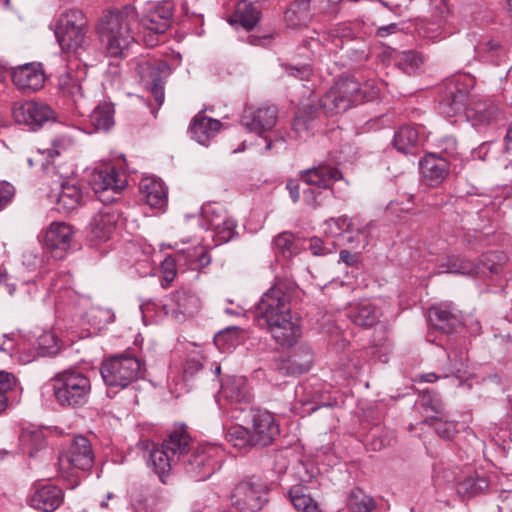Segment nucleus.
<instances>
[{
    "instance_id": "6ab92c4d",
    "label": "nucleus",
    "mask_w": 512,
    "mask_h": 512,
    "mask_svg": "<svg viewBox=\"0 0 512 512\" xmlns=\"http://www.w3.org/2000/svg\"><path fill=\"white\" fill-rule=\"evenodd\" d=\"M43 169L47 174H59L60 179H64L68 176V173L59 172L56 167L50 165L49 161L42 163ZM61 191L58 194L50 195L52 201L57 204L56 209L62 213H69L81 205L82 192L77 186L74 179L61 180L60 181Z\"/></svg>"
},
{
    "instance_id": "bf43d9fd",
    "label": "nucleus",
    "mask_w": 512,
    "mask_h": 512,
    "mask_svg": "<svg viewBox=\"0 0 512 512\" xmlns=\"http://www.w3.org/2000/svg\"><path fill=\"white\" fill-rule=\"evenodd\" d=\"M162 287H168L177 275L175 260L171 256H167L161 262Z\"/></svg>"
},
{
    "instance_id": "4d7b16f0",
    "label": "nucleus",
    "mask_w": 512,
    "mask_h": 512,
    "mask_svg": "<svg viewBox=\"0 0 512 512\" xmlns=\"http://www.w3.org/2000/svg\"><path fill=\"white\" fill-rule=\"evenodd\" d=\"M275 249L284 258H290L297 253L293 236L290 233H281L274 239Z\"/></svg>"
},
{
    "instance_id": "f704fd0d",
    "label": "nucleus",
    "mask_w": 512,
    "mask_h": 512,
    "mask_svg": "<svg viewBox=\"0 0 512 512\" xmlns=\"http://www.w3.org/2000/svg\"><path fill=\"white\" fill-rule=\"evenodd\" d=\"M221 127L218 120L212 119L202 114L195 116L191 126L192 138L201 145H207Z\"/></svg>"
},
{
    "instance_id": "e2e57ef3",
    "label": "nucleus",
    "mask_w": 512,
    "mask_h": 512,
    "mask_svg": "<svg viewBox=\"0 0 512 512\" xmlns=\"http://www.w3.org/2000/svg\"><path fill=\"white\" fill-rule=\"evenodd\" d=\"M311 358L308 357L303 363L297 364L295 359H289L280 368V372L284 375H298L309 370Z\"/></svg>"
},
{
    "instance_id": "4c0bfd02",
    "label": "nucleus",
    "mask_w": 512,
    "mask_h": 512,
    "mask_svg": "<svg viewBox=\"0 0 512 512\" xmlns=\"http://www.w3.org/2000/svg\"><path fill=\"white\" fill-rule=\"evenodd\" d=\"M38 350L21 354L19 360L26 364L34 361L38 356L55 354L58 351V338L51 331H44L37 337Z\"/></svg>"
},
{
    "instance_id": "ddd939ff",
    "label": "nucleus",
    "mask_w": 512,
    "mask_h": 512,
    "mask_svg": "<svg viewBox=\"0 0 512 512\" xmlns=\"http://www.w3.org/2000/svg\"><path fill=\"white\" fill-rule=\"evenodd\" d=\"M230 500L239 512H258L267 502V487L257 477L242 479L233 487Z\"/></svg>"
},
{
    "instance_id": "3c124183",
    "label": "nucleus",
    "mask_w": 512,
    "mask_h": 512,
    "mask_svg": "<svg viewBox=\"0 0 512 512\" xmlns=\"http://www.w3.org/2000/svg\"><path fill=\"white\" fill-rule=\"evenodd\" d=\"M17 386L16 377L6 371H0V414L3 413L8 406V393Z\"/></svg>"
},
{
    "instance_id": "4be33fe9",
    "label": "nucleus",
    "mask_w": 512,
    "mask_h": 512,
    "mask_svg": "<svg viewBox=\"0 0 512 512\" xmlns=\"http://www.w3.org/2000/svg\"><path fill=\"white\" fill-rule=\"evenodd\" d=\"M279 434L275 417L268 411H255L252 414V445L266 446Z\"/></svg>"
},
{
    "instance_id": "a211bd4d",
    "label": "nucleus",
    "mask_w": 512,
    "mask_h": 512,
    "mask_svg": "<svg viewBox=\"0 0 512 512\" xmlns=\"http://www.w3.org/2000/svg\"><path fill=\"white\" fill-rule=\"evenodd\" d=\"M200 308L199 297L188 290H177L161 306V311L167 318L183 322L192 317Z\"/></svg>"
},
{
    "instance_id": "0e129e2a",
    "label": "nucleus",
    "mask_w": 512,
    "mask_h": 512,
    "mask_svg": "<svg viewBox=\"0 0 512 512\" xmlns=\"http://www.w3.org/2000/svg\"><path fill=\"white\" fill-rule=\"evenodd\" d=\"M22 263L30 270L40 267L43 263V256L38 249H27L22 255Z\"/></svg>"
},
{
    "instance_id": "aec40b11",
    "label": "nucleus",
    "mask_w": 512,
    "mask_h": 512,
    "mask_svg": "<svg viewBox=\"0 0 512 512\" xmlns=\"http://www.w3.org/2000/svg\"><path fill=\"white\" fill-rule=\"evenodd\" d=\"M44 246L56 259H62L72 248L74 229L65 222H52L44 231Z\"/></svg>"
},
{
    "instance_id": "f8f14e48",
    "label": "nucleus",
    "mask_w": 512,
    "mask_h": 512,
    "mask_svg": "<svg viewBox=\"0 0 512 512\" xmlns=\"http://www.w3.org/2000/svg\"><path fill=\"white\" fill-rule=\"evenodd\" d=\"M100 372L107 386L123 389L139 378L141 364L133 356H113L102 363Z\"/></svg>"
},
{
    "instance_id": "cd10ccee",
    "label": "nucleus",
    "mask_w": 512,
    "mask_h": 512,
    "mask_svg": "<svg viewBox=\"0 0 512 512\" xmlns=\"http://www.w3.org/2000/svg\"><path fill=\"white\" fill-rule=\"evenodd\" d=\"M427 320L437 329L449 333L460 325V319L452 303H441L428 310Z\"/></svg>"
},
{
    "instance_id": "c03bdc74",
    "label": "nucleus",
    "mask_w": 512,
    "mask_h": 512,
    "mask_svg": "<svg viewBox=\"0 0 512 512\" xmlns=\"http://www.w3.org/2000/svg\"><path fill=\"white\" fill-rule=\"evenodd\" d=\"M182 258L188 263L191 269L205 267L209 265L211 261L206 248L202 245H197L187 250H181L179 252V260Z\"/></svg>"
},
{
    "instance_id": "6e6d98bb",
    "label": "nucleus",
    "mask_w": 512,
    "mask_h": 512,
    "mask_svg": "<svg viewBox=\"0 0 512 512\" xmlns=\"http://www.w3.org/2000/svg\"><path fill=\"white\" fill-rule=\"evenodd\" d=\"M236 221L228 214L225 224L219 223V229H212L213 238L217 244L230 241L236 233Z\"/></svg>"
},
{
    "instance_id": "09e8293b",
    "label": "nucleus",
    "mask_w": 512,
    "mask_h": 512,
    "mask_svg": "<svg viewBox=\"0 0 512 512\" xmlns=\"http://www.w3.org/2000/svg\"><path fill=\"white\" fill-rule=\"evenodd\" d=\"M75 143V139L70 134H61L56 136L51 143V147L43 152H39V155L46 154L47 158H54L60 156L63 152L70 149Z\"/></svg>"
},
{
    "instance_id": "603ef678",
    "label": "nucleus",
    "mask_w": 512,
    "mask_h": 512,
    "mask_svg": "<svg viewBox=\"0 0 512 512\" xmlns=\"http://www.w3.org/2000/svg\"><path fill=\"white\" fill-rule=\"evenodd\" d=\"M417 404L421 406L425 412L431 411L436 415H443V403L436 393L428 390L423 391L417 400Z\"/></svg>"
},
{
    "instance_id": "423d86ee",
    "label": "nucleus",
    "mask_w": 512,
    "mask_h": 512,
    "mask_svg": "<svg viewBox=\"0 0 512 512\" xmlns=\"http://www.w3.org/2000/svg\"><path fill=\"white\" fill-rule=\"evenodd\" d=\"M50 386L55 402L62 408L75 409L85 406L92 391L88 375L76 369L57 373L50 380Z\"/></svg>"
},
{
    "instance_id": "9d476101",
    "label": "nucleus",
    "mask_w": 512,
    "mask_h": 512,
    "mask_svg": "<svg viewBox=\"0 0 512 512\" xmlns=\"http://www.w3.org/2000/svg\"><path fill=\"white\" fill-rule=\"evenodd\" d=\"M508 256L504 252H489L483 256L481 264L458 255L442 258L438 264V273H451L461 275H476L487 270L490 274H499L503 271Z\"/></svg>"
},
{
    "instance_id": "a878e982",
    "label": "nucleus",
    "mask_w": 512,
    "mask_h": 512,
    "mask_svg": "<svg viewBox=\"0 0 512 512\" xmlns=\"http://www.w3.org/2000/svg\"><path fill=\"white\" fill-rule=\"evenodd\" d=\"M382 315L381 308L369 299H362L351 303L346 310V316L355 324L361 327H372Z\"/></svg>"
},
{
    "instance_id": "dca6fc26",
    "label": "nucleus",
    "mask_w": 512,
    "mask_h": 512,
    "mask_svg": "<svg viewBox=\"0 0 512 512\" xmlns=\"http://www.w3.org/2000/svg\"><path fill=\"white\" fill-rule=\"evenodd\" d=\"M90 182L100 201L110 202L115 199L114 195L126 187L127 178L117 172L114 166L106 165L93 171Z\"/></svg>"
},
{
    "instance_id": "49530a36",
    "label": "nucleus",
    "mask_w": 512,
    "mask_h": 512,
    "mask_svg": "<svg viewBox=\"0 0 512 512\" xmlns=\"http://www.w3.org/2000/svg\"><path fill=\"white\" fill-rule=\"evenodd\" d=\"M214 344L221 352H230L239 344L238 329L227 328L218 332L214 337Z\"/></svg>"
},
{
    "instance_id": "7c9ffc66",
    "label": "nucleus",
    "mask_w": 512,
    "mask_h": 512,
    "mask_svg": "<svg viewBox=\"0 0 512 512\" xmlns=\"http://www.w3.org/2000/svg\"><path fill=\"white\" fill-rule=\"evenodd\" d=\"M423 141V128L420 126L404 125L394 134L393 144L397 151L403 154H415Z\"/></svg>"
},
{
    "instance_id": "37998d69",
    "label": "nucleus",
    "mask_w": 512,
    "mask_h": 512,
    "mask_svg": "<svg viewBox=\"0 0 512 512\" xmlns=\"http://www.w3.org/2000/svg\"><path fill=\"white\" fill-rule=\"evenodd\" d=\"M62 93L77 104L83 98V87L77 73L68 72L59 79Z\"/></svg>"
},
{
    "instance_id": "680f3d73",
    "label": "nucleus",
    "mask_w": 512,
    "mask_h": 512,
    "mask_svg": "<svg viewBox=\"0 0 512 512\" xmlns=\"http://www.w3.org/2000/svg\"><path fill=\"white\" fill-rule=\"evenodd\" d=\"M466 352L461 350H454L448 354L449 360V373L454 375L461 372L466 367Z\"/></svg>"
},
{
    "instance_id": "79ce46f5",
    "label": "nucleus",
    "mask_w": 512,
    "mask_h": 512,
    "mask_svg": "<svg viewBox=\"0 0 512 512\" xmlns=\"http://www.w3.org/2000/svg\"><path fill=\"white\" fill-rule=\"evenodd\" d=\"M288 494L297 512H322L318 502L306 494L303 487L294 486L289 490Z\"/></svg>"
},
{
    "instance_id": "ea45409f",
    "label": "nucleus",
    "mask_w": 512,
    "mask_h": 512,
    "mask_svg": "<svg viewBox=\"0 0 512 512\" xmlns=\"http://www.w3.org/2000/svg\"><path fill=\"white\" fill-rule=\"evenodd\" d=\"M87 26V21L84 13L78 9H69L63 12L53 25L55 35L60 32H67L69 30L80 29Z\"/></svg>"
},
{
    "instance_id": "c9c22d12",
    "label": "nucleus",
    "mask_w": 512,
    "mask_h": 512,
    "mask_svg": "<svg viewBox=\"0 0 512 512\" xmlns=\"http://www.w3.org/2000/svg\"><path fill=\"white\" fill-rule=\"evenodd\" d=\"M258 0H239L233 21L239 22L246 30L254 28L260 19V6Z\"/></svg>"
},
{
    "instance_id": "9b49d317",
    "label": "nucleus",
    "mask_w": 512,
    "mask_h": 512,
    "mask_svg": "<svg viewBox=\"0 0 512 512\" xmlns=\"http://www.w3.org/2000/svg\"><path fill=\"white\" fill-rule=\"evenodd\" d=\"M251 391L244 376H228L221 384L219 391V407L227 417L239 419L246 411L250 402Z\"/></svg>"
},
{
    "instance_id": "bb28decb",
    "label": "nucleus",
    "mask_w": 512,
    "mask_h": 512,
    "mask_svg": "<svg viewBox=\"0 0 512 512\" xmlns=\"http://www.w3.org/2000/svg\"><path fill=\"white\" fill-rule=\"evenodd\" d=\"M140 192L145 202L154 209L163 211L167 205V187L154 176L145 177L140 182Z\"/></svg>"
},
{
    "instance_id": "f03ea898",
    "label": "nucleus",
    "mask_w": 512,
    "mask_h": 512,
    "mask_svg": "<svg viewBox=\"0 0 512 512\" xmlns=\"http://www.w3.org/2000/svg\"><path fill=\"white\" fill-rule=\"evenodd\" d=\"M475 78L468 73L451 76L445 83V92L439 110L446 117L465 112L467 120L475 127L485 126L496 119L498 108L492 100L470 97Z\"/></svg>"
},
{
    "instance_id": "864d4df0",
    "label": "nucleus",
    "mask_w": 512,
    "mask_h": 512,
    "mask_svg": "<svg viewBox=\"0 0 512 512\" xmlns=\"http://www.w3.org/2000/svg\"><path fill=\"white\" fill-rule=\"evenodd\" d=\"M163 304L164 302L152 299L143 301L140 305V310L144 322L159 321L167 317V315L161 311V306H163Z\"/></svg>"
},
{
    "instance_id": "5fc2aeb1",
    "label": "nucleus",
    "mask_w": 512,
    "mask_h": 512,
    "mask_svg": "<svg viewBox=\"0 0 512 512\" xmlns=\"http://www.w3.org/2000/svg\"><path fill=\"white\" fill-rule=\"evenodd\" d=\"M502 51L503 49L500 43L496 40H484L475 46L476 54L480 58L489 61H495V58L498 57Z\"/></svg>"
},
{
    "instance_id": "72a5a7b5",
    "label": "nucleus",
    "mask_w": 512,
    "mask_h": 512,
    "mask_svg": "<svg viewBox=\"0 0 512 512\" xmlns=\"http://www.w3.org/2000/svg\"><path fill=\"white\" fill-rule=\"evenodd\" d=\"M149 464L164 484L167 483L171 471L179 465L160 445L153 447L150 451Z\"/></svg>"
},
{
    "instance_id": "f3484780",
    "label": "nucleus",
    "mask_w": 512,
    "mask_h": 512,
    "mask_svg": "<svg viewBox=\"0 0 512 512\" xmlns=\"http://www.w3.org/2000/svg\"><path fill=\"white\" fill-rule=\"evenodd\" d=\"M12 115L18 124H22L31 130H36L55 118L54 111L50 106L36 101L14 103Z\"/></svg>"
},
{
    "instance_id": "338daca9",
    "label": "nucleus",
    "mask_w": 512,
    "mask_h": 512,
    "mask_svg": "<svg viewBox=\"0 0 512 512\" xmlns=\"http://www.w3.org/2000/svg\"><path fill=\"white\" fill-rule=\"evenodd\" d=\"M88 316L91 318H98L99 321L95 322L94 325L98 328L101 327V324L104 323H110L114 320V315L112 312L108 309H101V308H92L90 312L88 313Z\"/></svg>"
},
{
    "instance_id": "052dcab7",
    "label": "nucleus",
    "mask_w": 512,
    "mask_h": 512,
    "mask_svg": "<svg viewBox=\"0 0 512 512\" xmlns=\"http://www.w3.org/2000/svg\"><path fill=\"white\" fill-rule=\"evenodd\" d=\"M16 188L8 181L0 180V212L10 206L15 198Z\"/></svg>"
},
{
    "instance_id": "58836bf2",
    "label": "nucleus",
    "mask_w": 512,
    "mask_h": 512,
    "mask_svg": "<svg viewBox=\"0 0 512 512\" xmlns=\"http://www.w3.org/2000/svg\"><path fill=\"white\" fill-rule=\"evenodd\" d=\"M114 106L112 103L103 102L96 106L89 115V122L95 131L106 132L111 129L114 124Z\"/></svg>"
},
{
    "instance_id": "6e6552de",
    "label": "nucleus",
    "mask_w": 512,
    "mask_h": 512,
    "mask_svg": "<svg viewBox=\"0 0 512 512\" xmlns=\"http://www.w3.org/2000/svg\"><path fill=\"white\" fill-rule=\"evenodd\" d=\"M94 464V452L90 441L84 436H77L68 450L59 457L58 474L70 481L73 487L78 483L81 472H86Z\"/></svg>"
},
{
    "instance_id": "c85d7f7f",
    "label": "nucleus",
    "mask_w": 512,
    "mask_h": 512,
    "mask_svg": "<svg viewBox=\"0 0 512 512\" xmlns=\"http://www.w3.org/2000/svg\"><path fill=\"white\" fill-rule=\"evenodd\" d=\"M64 494L57 486L46 484L38 488L30 499L33 508L42 512H53L63 502Z\"/></svg>"
},
{
    "instance_id": "1a4fd4ad",
    "label": "nucleus",
    "mask_w": 512,
    "mask_h": 512,
    "mask_svg": "<svg viewBox=\"0 0 512 512\" xmlns=\"http://www.w3.org/2000/svg\"><path fill=\"white\" fill-rule=\"evenodd\" d=\"M223 449L216 444H200L191 447L181 466L196 481L208 479L221 466Z\"/></svg>"
},
{
    "instance_id": "e433bc0d",
    "label": "nucleus",
    "mask_w": 512,
    "mask_h": 512,
    "mask_svg": "<svg viewBox=\"0 0 512 512\" xmlns=\"http://www.w3.org/2000/svg\"><path fill=\"white\" fill-rule=\"evenodd\" d=\"M228 212L218 202L204 204L200 210V225L205 230L219 229V223L225 224Z\"/></svg>"
},
{
    "instance_id": "393cba45",
    "label": "nucleus",
    "mask_w": 512,
    "mask_h": 512,
    "mask_svg": "<svg viewBox=\"0 0 512 512\" xmlns=\"http://www.w3.org/2000/svg\"><path fill=\"white\" fill-rule=\"evenodd\" d=\"M70 283L71 275L67 272L57 273L51 282L48 294L53 298L58 310L65 306H69L74 309L80 301L84 300L70 288Z\"/></svg>"
},
{
    "instance_id": "a18cd8bd",
    "label": "nucleus",
    "mask_w": 512,
    "mask_h": 512,
    "mask_svg": "<svg viewBox=\"0 0 512 512\" xmlns=\"http://www.w3.org/2000/svg\"><path fill=\"white\" fill-rule=\"evenodd\" d=\"M347 505L352 512H372L376 506L373 498L361 489L351 491Z\"/></svg>"
},
{
    "instance_id": "de8ad7c7",
    "label": "nucleus",
    "mask_w": 512,
    "mask_h": 512,
    "mask_svg": "<svg viewBox=\"0 0 512 512\" xmlns=\"http://www.w3.org/2000/svg\"><path fill=\"white\" fill-rule=\"evenodd\" d=\"M226 439L234 447L242 448L252 445L251 432L242 425H232L226 431Z\"/></svg>"
},
{
    "instance_id": "2f4dec72",
    "label": "nucleus",
    "mask_w": 512,
    "mask_h": 512,
    "mask_svg": "<svg viewBox=\"0 0 512 512\" xmlns=\"http://www.w3.org/2000/svg\"><path fill=\"white\" fill-rule=\"evenodd\" d=\"M160 446L170 453L179 465H181L192 447L191 438L183 429L171 432Z\"/></svg>"
},
{
    "instance_id": "a19ab883",
    "label": "nucleus",
    "mask_w": 512,
    "mask_h": 512,
    "mask_svg": "<svg viewBox=\"0 0 512 512\" xmlns=\"http://www.w3.org/2000/svg\"><path fill=\"white\" fill-rule=\"evenodd\" d=\"M489 487V482L484 475L475 473L465 477L457 484V493L464 498L475 497Z\"/></svg>"
},
{
    "instance_id": "b1692460",
    "label": "nucleus",
    "mask_w": 512,
    "mask_h": 512,
    "mask_svg": "<svg viewBox=\"0 0 512 512\" xmlns=\"http://www.w3.org/2000/svg\"><path fill=\"white\" fill-rule=\"evenodd\" d=\"M12 81L23 92H35L41 89L45 76L40 63H26L13 69Z\"/></svg>"
},
{
    "instance_id": "13d9d810",
    "label": "nucleus",
    "mask_w": 512,
    "mask_h": 512,
    "mask_svg": "<svg viewBox=\"0 0 512 512\" xmlns=\"http://www.w3.org/2000/svg\"><path fill=\"white\" fill-rule=\"evenodd\" d=\"M433 426L436 433L444 439L450 440L454 437L457 430V424L452 421H444L442 417L432 416Z\"/></svg>"
},
{
    "instance_id": "412c9836",
    "label": "nucleus",
    "mask_w": 512,
    "mask_h": 512,
    "mask_svg": "<svg viewBox=\"0 0 512 512\" xmlns=\"http://www.w3.org/2000/svg\"><path fill=\"white\" fill-rule=\"evenodd\" d=\"M120 215L113 207H104L93 216L90 222L89 237L91 241L106 242L112 238Z\"/></svg>"
},
{
    "instance_id": "7ed1b4c3",
    "label": "nucleus",
    "mask_w": 512,
    "mask_h": 512,
    "mask_svg": "<svg viewBox=\"0 0 512 512\" xmlns=\"http://www.w3.org/2000/svg\"><path fill=\"white\" fill-rule=\"evenodd\" d=\"M137 21L133 6L127 5L122 10H110L96 25V33L106 53L111 57H124L135 42L132 26Z\"/></svg>"
},
{
    "instance_id": "5701e85b",
    "label": "nucleus",
    "mask_w": 512,
    "mask_h": 512,
    "mask_svg": "<svg viewBox=\"0 0 512 512\" xmlns=\"http://www.w3.org/2000/svg\"><path fill=\"white\" fill-rule=\"evenodd\" d=\"M277 117L278 110L275 106H263L256 110L246 109L241 123L249 131L261 136L275 126Z\"/></svg>"
},
{
    "instance_id": "0eeeda50",
    "label": "nucleus",
    "mask_w": 512,
    "mask_h": 512,
    "mask_svg": "<svg viewBox=\"0 0 512 512\" xmlns=\"http://www.w3.org/2000/svg\"><path fill=\"white\" fill-rule=\"evenodd\" d=\"M301 178L305 187H301L297 180L287 181L286 188L292 201L294 203L299 201L302 191L304 202L307 205L316 206L319 204L318 197L320 195L316 189H329L335 181L342 179V173L334 166L320 164L306 170Z\"/></svg>"
},
{
    "instance_id": "4468645a",
    "label": "nucleus",
    "mask_w": 512,
    "mask_h": 512,
    "mask_svg": "<svg viewBox=\"0 0 512 512\" xmlns=\"http://www.w3.org/2000/svg\"><path fill=\"white\" fill-rule=\"evenodd\" d=\"M136 72L143 85L151 92L156 103L164 102V80L170 74V68L164 61L140 59L136 65Z\"/></svg>"
},
{
    "instance_id": "2eb2a0df",
    "label": "nucleus",
    "mask_w": 512,
    "mask_h": 512,
    "mask_svg": "<svg viewBox=\"0 0 512 512\" xmlns=\"http://www.w3.org/2000/svg\"><path fill=\"white\" fill-rule=\"evenodd\" d=\"M172 15V4L168 1L154 4L149 8L148 13L139 23L147 46L152 47L157 44V36L168 29Z\"/></svg>"
},
{
    "instance_id": "f257e3e1",
    "label": "nucleus",
    "mask_w": 512,
    "mask_h": 512,
    "mask_svg": "<svg viewBox=\"0 0 512 512\" xmlns=\"http://www.w3.org/2000/svg\"><path fill=\"white\" fill-rule=\"evenodd\" d=\"M291 294L275 285L263 294L255 309V318L281 346H291L301 336L298 320L291 314Z\"/></svg>"
},
{
    "instance_id": "8fccbe9b",
    "label": "nucleus",
    "mask_w": 512,
    "mask_h": 512,
    "mask_svg": "<svg viewBox=\"0 0 512 512\" xmlns=\"http://www.w3.org/2000/svg\"><path fill=\"white\" fill-rule=\"evenodd\" d=\"M424 62L423 56L417 51L402 52L398 59V66L407 74L418 70Z\"/></svg>"
},
{
    "instance_id": "69168bd1",
    "label": "nucleus",
    "mask_w": 512,
    "mask_h": 512,
    "mask_svg": "<svg viewBox=\"0 0 512 512\" xmlns=\"http://www.w3.org/2000/svg\"><path fill=\"white\" fill-rule=\"evenodd\" d=\"M311 122L308 121L303 116H297L295 117L293 121V132L295 133L296 137L299 139H306L308 138L311 133Z\"/></svg>"
},
{
    "instance_id": "20e7f679",
    "label": "nucleus",
    "mask_w": 512,
    "mask_h": 512,
    "mask_svg": "<svg viewBox=\"0 0 512 512\" xmlns=\"http://www.w3.org/2000/svg\"><path fill=\"white\" fill-rule=\"evenodd\" d=\"M370 226L369 223L360 227L347 217L330 219L325 223L324 238H312L310 250L313 255H324L342 246L364 248L368 244Z\"/></svg>"
},
{
    "instance_id": "774afa93",
    "label": "nucleus",
    "mask_w": 512,
    "mask_h": 512,
    "mask_svg": "<svg viewBox=\"0 0 512 512\" xmlns=\"http://www.w3.org/2000/svg\"><path fill=\"white\" fill-rule=\"evenodd\" d=\"M0 351L4 352V353H7V354H9L11 356L14 353L19 354V356L21 354H26L25 352L20 351V350H18L16 348L15 340L13 338L9 337L8 335H3L0 338Z\"/></svg>"
},
{
    "instance_id": "c756f323",
    "label": "nucleus",
    "mask_w": 512,
    "mask_h": 512,
    "mask_svg": "<svg viewBox=\"0 0 512 512\" xmlns=\"http://www.w3.org/2000/svg\"><path fill=\"white\" fill-rule=\"evenodd\" d=\"M420 171L424 180L430 185L440 184L449 171L446 159L436 154H427L419 163Z\"/></svg>"
},
{
    "instance_id": "473e14b6",
    "label": "nucleus",
    "mask_w": 512,
    "mask_h": 512,
    "mask_svg": "<svg viewBox=\"0 0 512 512\" xmlns=\"http://www.w3.org/2000/svg\"><path fill=\"white\" fill-rule=\"evenodd\" d=\"M88 27H81L80 29L69 30L60 32L55 35L57 42L61 49L67 53L80 54L85 51L89 46V38L87 37Z\"/></svg>"
},
{
    "instance_id": "39448f33",
    "label": "nucleus",
    "mask_w": 512,
    "mask_h": 512,
    "mask_svg": "<svg viewBox=\"0 0 512 512\" xmlns=\"http://www.w3.org/2000/svg\"><path fill=\"white\" fill-rule=\"evenodd\" d=\"M378 89L371 83L360 84L349 77L340 78L321 98V107L326 114L345 112L352 105L371 101L378 95Z\"/></svg>"
}]
</instances>
